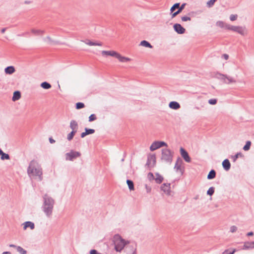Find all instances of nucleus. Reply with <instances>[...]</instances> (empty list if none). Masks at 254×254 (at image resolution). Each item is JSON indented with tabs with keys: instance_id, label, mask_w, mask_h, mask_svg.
I'll return each mask as SVG.
<instances>
[{
	"instance_id": "obj_1",
	"label": "nucleus",
	"mask_w": 254,
	"mask_h": 254,
	"mask_svg": "<svg viewBox=\"0 0 254 254\" xmlns=\"http://www.w3.org/2000/svg\"><path fill=\"white\" fill-rule=\"evenodd\" d=\"M43 204L42 208L43 212L47 217H51L53 213L54 205L55 204L54 199L47 194L43 196Z\"/></svg>"
},
{
	"instance_id": "obj_2",
	"label": "nucleus",
	"mask_w": 254,
	"mask_h": 254,
	"mask_svg": "<svg viewBox=\"0 0 254 254\" xmlns=\"http://www.w3.org/2000/svg\"><path fill=\"white\" fill-rule=\"evenodd\" d=\"M115 250L117 252H121L122 250L125 251L126 248L128 246H135L133 244H129L119 235H115L113 237Z\"/></svg>"
},
{
	"instance_id": "obj_3",
	"label": "nucleus",
	"mask_w": 254,
	"mask_h": 254,
	"mask_svg": "<svg viewBox=\"0 0 254 254\" xmlns=\"http://www.w3.org/2000/svg\"><path fill=\"white\" fill-rule=\"evenodd\" d=\"M27 173L30 177H38L40 181L42 180V169L36 161L33 160L30 162Z\"/></svg>"
},
{
	"instance_id": "obj_4",
	"label": "nucleus",
	"mask_w": 254,
	"mask_h": 254,
	"mask_svg": "<svg viewBox=\"0 0 254 254\" xmlns=\"http://www.w3.org/2000/svg\"><path fill=\"white\" fill-rule=\"evenodd\" d=\"M102 55L103 56H112L117 58L119 62L127 63L130 62L132 60L130 58L122 56L119 53L114 51H103Z\"/></svg>"
},
{
	"instance_id": "obj_5",
	"label": "nucleus",
	"mask_w": 254,
	"mask_h": 254,
	"mask_svg": "<svg viewBox=\"0 0 254 254\" xmlns=\"http://www.w3.org/2000/svg\"><path fill=\"white\" fill-rule=\"evenodd\" d=\"M174 152L167 148L162 149L161 159L169 164H171L173 160Z\"/></svg>"
},
{
	"instance_id": "obj_6",
	"label": "nucleus",
	"mask_w": 254,
	"mask_h": 254,
	"mask_svg": "<svg viewBox=\"0 0 254 254\" xmlns=\"http://www.w3.org/2000/svg\"><path fill=\"white\" fill-rule=\"evenodd\" d=\"M216 77L221 81L223 83L226 84H231L236 83V79L230 75L227 74H223L221 73H217Z\"/></svg>"
},
{
	"instance_id": "obj_7",
	"label": "nucleus",
	"mask_w": 254,
	"mask_h": 254,
	"mask_svg": "<svg viewBox=\"0 0 254 254\" xmlns=\"http://www.w3.org/2000/svg\"><path fill=\"white\" fill-rule=\"evenodd\" d=\"M70 128L72 129L71 132L67 134V139L70 141L76 133L78 128V124L75 120H71L70 123Z\"/></svg>"
},
{
	"instance_id": "obj_8",
	"label": "nucleus",
	"mask_w": 254,
	"mask_h": 254,
	"mask_svg": "<svg viewBox=\"0 0 254 254\" xmlns=\"http://www.w3.org/2000/svg\"><path fill=\"white\" fill-rule=\"evenodd\" d=\"M167 144L164 141H156L153 142L150 147V150L153 151L161 147L167 146Z\"/></svg>"
},
{
	"instance_id": "obj_9",
	"label": "nucleus",
	"mask_w": 254,
	"mask_h": 254,
	"mask_svg": "<svg viewBox=\"0 0 254 254\" xmlns=\"http://www.w3.org/2000/svg\"><path fill=\"white\" fill-rule=\"evenodd\" d=\"M80 155V152L71 150L65 154V159L66 160L73 161L74 159L79 157Z\"/></svg>"
},
{
	"instance_id": "obj_10",
	"label": "nucleus",
	"mask_w": 254,
	"mask_h": 254,
	"mask_svg": "<svg viewBox=\"0 0 254 254\" xmlns=\"http://www.w3.org/2000/svg\"><path fill=\"white\" fill-rule=\"evenodd\" d=\"M156 163V156L154 154L149 155L148 156L147 161L146 165L148 167H153Z\"/></svg>"
},
{
	"instance_id": "obj_11",
	"label": "nucleus",
	"mask_w": 254,
	"mask_h": 254,
	"mask_svg": "<svg viewBox=\"0 0 254 254\" xmlns=\"http://www.w3.org/2000/svg\"><path fill=\"white\" fill-rule=\"evenodd\" d=\"M174 31L179 34H183L185 33L186 29L184 28L181 24L179 23H176L173 25Z\"/></svg>"
},
{
	"instance_id": "obj_12",
	"label": "nucleus",
	"mask_w": 254,
	"mask_h": 254,
	"mask_svg": "<svg viewBox=\"0 0 254 254\" xmlns=\"http://www.w3.org/2000/svg\"><path fill=\"white\" fill-rule=\"evenodd\" d=\"M123 254H136V246H128L126 248Z\"/></svg>"
},
{
	"instance_id": "obj_13",
	"label": "nucleus",
	"mask_w": 254,
	"mask_h": 254,
	"mask_svg": "<svg viewBox=\"0 0 254 254\" xmlns=\"http://www.w3.org/2000/svg\"><path fill=\"white\" fill-rule=\"evenodd\" d=\"M170 184L164 183L161 186V190L167 195H171V190L170 189Z\"/></svg>"
},
{
	"instance_id": "obj_14",
	"label": "nucleus",
	"mask_w": 254,
	"mask_h": 254,
	"mask_svg": "<svg viewBox=\"0 0 254 254\" xmlns=\"http://www.w3.org/2000/svg\"><path fill=\"white\" fill-rule=\"evenodd\" d=\"M180 153L182 157L184 158V159L187 162H190L191 160L189 155L188 153L187 152L186 150H185L183 148L181 147L180 148Z\"/></svg>"
},
{
	"instance_id": "obj_15",
	"label": "nucleus",
	"mask_w": 254,
	"mask_h": 254,
	"mask_svg": "<svg viewBox=\"0 0 254 254\" xmlns=\"http://www.w3.org/2000/svg\"><path fill=\"white\" fill-rule=\"evenodd\" d=\"M233 28V31L237 32L242 35H245V27H243L240 26H234Z\"/></svg>"
},
{
	"instance_id": "obj_16",
	"label": "nucleus",
	"mask_w": 254,
	"mask_h": 254,
	"mask_svg": "<svg viewBox=\"0 0 254 254\" xmlns=\"http://www.w3.org/2000/svg\"><path fill=\"white\" fill-rule=\"evenodd\" d=\"M186 5V3H183L181 4V5H179V7L177 8L178 10L174 12L173 13H172V18H174L176 17L177 15L180 14L185 8V7Z\"/></svg>"
},
{
	"instance_id": "obj_17",
	"label": "nucleus",
	"mask_w": 254,
	"mask_h": 254,
	"mask_svg": "<svg viewBox=\"0 0 254 254\" xmlns=\"http://www.w3.org/2000/svg\"><path fill=\"white\" fill-rule=\"evenodd\" d=\"M84 43L86 44L89 45V46H102V42H92L89 39H85L83 41H82Z\"/></svg>"
},
{
	"instance_id": "obj_18",
	"label": "nucleus",
	"mask_w": 254,
	"mask_h": 254,
	"mask_svg": "<svg viewBox=\"0 0 254 254\" xmlns=\"http://www.w3.org/2000/svg\"><path fill=\"white\" fill-rule=\"evenodd\" d=\"M254 249V242H246L244 243L243 250H249Z\"/></svg>"
},
{
	"instance_id": "obj_19",
	"label": "nucleus",
	"mask_w": 254,
	"mask_h": 254,
	"mask_svg": "<svg viewBox=\"0 0 254 254\" xmlns=\"http://www.w3.org/2000/svg\"><path fill=\"white\" fill-rule=\"evenodd\" d=\"M23 225L24 230H26L28 227H29L31 230H33L35 228V225L34 223L31 221H26L24 222Z\"/></svg>"
},
{
	"instance_id": "obj_20",
	"label": "nucleus",
	"mask_w": 254,
	"mask_h": 254,
	"mask_svg": "<svg viewBox=\"0 0 254 254\" xmlns=\"http://www.w3.org/2000/svg\"><path fill=\"white\" fill-rule=\"evenodd\" d=\"M169 107L172 109L178 110L180 108V105L176 101H172L170 102Z\"/></svg>"
},
{
	"instance_id": "obj_21",
	"label": "nucleus",
	"mask_w": 254,
	"mask_h": 254,
	"mask_svg": "<svg viewBox=\"0 0 254 254\" xmlns=\"http://www.w3.org/2000/svg\"><path fill=\"white\" fill-rule=\"evenodd\" d=\"M222 166H223V168L226 171H228L230 169V167H231V164H230L229 160L227 159H225L222 162Z\"/></svg>"
},
{
	"instance_id": "obj_22",
	"label": "nucleus",
	"mask_w": 254,
	"mask_h": 254,
	"mask_svg": "<svg viewBox=\"0 0 254 254\" xmlns=\"http://www.w3.org/2000/svg\"><path fill=\"white\" fill-rule=\"evenodd\" d=\"M21 97V93L19 91H14L12 98L13 101L19 100Z\"/></svg>"
},
{
	"instance_id": "obj_23",
	"label": "nucleus",
	"mask_w": 254,
	"mask_h": 254,
	"mask_svg": "<svg viewBox=\"0 0 254 254\" xmlns=\"http://www.w3.org/2000/svg\"><path fill=\"white\" fill-rule=\"evenodd\" d=\"M140 45L142 46L143 47H145L146 48H152L153 47V46L151 45V44L149 42H148L146 40L142 41L140 43Z\"/></svg>"
},
{
	"instance_id": "obj_24",
	"label": "nucleus",
	"mask_w": 254,
	"mask_h": 254,
	"mask_svg": "<svg viewBox=\"0 0 254 254\" xmlns=\"http://www.w3.org/2000/svg\"><path fill=\"white\" fill-rule=\"evenodd\" d=\"M46 40H47L48 41V43L50 45L59 44V41L53 40L50 36H47L46 38L44 39V40L45 41H46Z\"/></svg>"
},
{
	"instance_id": "obj_25",
	"label": "nucleus",
	"mask_w": 254,
	"mask_h": 254,
	"mask_svg": "<svg viewBox=\"0 0 254 254\" xmlns=\"http://www.w3.org/2000/svg\"><path fill=\"white\" fill-rule=\"evenodd\" d=\"M216 176V172L214 170H211L207 175V178L208 180L214 179Z\"/></svg>"
},
{
	"instance_id": "obj_26",
	"label": "nucleus",
	"mask_w": 254,
	"mask_h": 254,
	"mask_svg": "<svg viewBox=\"0 0 254 254\" xmlns=\"http://www.w3.org/2000/svg\"><path fill=\"white\" fill-rule=\"evenodd\" d=\"M4 70L5 73L7 74H12L14 72L15 69L13 66H9L6 67Z\"/></svg>"
},
{
	"instance_id": "obj_27",
	"label": "nucleus",
	"mask_w": 254,
	"mask_h": 254,
	"mask_svg": "<svg viewBox=\"0 0 254 254\" xmlns=\"http://www.w3.org/2000/svg\"><path fill=\"white\" fill-rule=\"evenodd\" d=\"M156 178H155V180L157 184H160L162 183V182L163 180V178L162 176H161L160 175H159L158 173H156L155 174Z\"/></svg>"
},
{
	"instance_id": "obj_28",
	"label": "nucleus",
	"mask_w": 254,
	"mask_h": 254,
	"mask_svg": "<svg viewBox=\"0 0 254 254\" xmlns=\"http://www.w3.org/2000/svg\"><path fill=\"white\" fill-rule=\"evenodd\" d=\"M237 251L236 249H229L225 250L222 254H234Z\"/></svg>"
},
{
	"instance_id": "obj_29",
	"label": "nucleus",
	"mask_w": 254,
	"mask_h": 254,
	"mask_svg": "<svg viewBox=\"0 0 254 254\" xmlns=\"http://www.w3.org/2000/svg\"><path fill=\"white\" fill-rule=\"evenodd\" d=\"M0 155H1V160H4V159H9V156L8 154H6L4 153L1 149H0Z\"/></svg>"
},
{
	"instance_id": "obj_30",
	"label": "nucleus",
	"mask_w": 254,
	"mask_h": 254,
	"mask_svg": "<svg viewBox=\"0 0 254 254\" xmlns=\"http://www.w3.org/2000/svg\"><path fill=\"white\" fill-rule=\"evenodd\" d=\"M181 159L180 158H178L174 167V169H176L177 171H178L181 169Z\"/></svg>"
},
{
	"instance_id": "obj_31",
	"label": "nucleus",
	"mask_w": 254,
	"mask_h": 254,
	"mask_svg": "<svg viewBox=\"0 0 254 254\" xmlns=\"http://www.w3.org/2000/svg\"><path fill=\"white\" fill-rule=\"evenodd\" d=\"M179 5H180V2L175 3L173 5V6L170 8V14L172 15V13H173L174 11L177 9L179 7Z\"/></svg>"
},
{
	"instance_id": "obj_32",
	"label": "nucleus",
	"mask_w": 254,
	"mask_h": 254,
	"mask_svg": "<svg viewBox=\"0 0 254 254\" xmlns=\"http://www.w3.org/2000/svg\"><path fill=\"white\" fill-rule=\"evenodd\" d=\"M41 86L45 89H49L51 87V84L47 82H43L41 84Z\"/></svg>"
},
{
	"instance_id": "obj_33",
	"label": "nucleus",
	"mask_w": 254,
	"mask_h": 254,
	"mask_svg": "<svg viewBox=\"0 0 254 254\" xmlns=\"http://www.w3.org/2000/svg\"><path fill=\"white\" fill-rule=\"evenodd\" d=\"M127 186L128 187L129 189L130 190H134V184H133V182L132 181L129 180H127Z\"/></svg>"
},
{
	"instance_id": "obj_34",
	"label": "nucleus",
	"mask_w": 254,
	"mask_h": 254,
	"mask_svg": "<svg viewBox=\"0 0 254 254\" xmlns=\"http://www.w3.org/2000/svg\"><path fill=\"white\" fill-rule=\"evenodd\" d=\"M17 252H18L20 254H26L27 251L23 249L21 247L18 246L16 247Z\"/></svg>"
},
{
	"instance_id": "obj_35",
	"label": "nucleus",
	"mask_w": 254,
	"mask_h": 254,
	"mask_svg": "<svg viewBox=\"0 0 254 254\" xmlns=\"http://www.w3.org/2000/svg\"><path fill=\"white\" fill-rule=\"evenodd\" d=\"M217 0H208L206 2V6H207V7H208L209 8L212 7L214 5L215 2Z\"/></svg>"
},
{
	"instance_id": "obj_36",
	"label": "nucleus",
	"mask_w": 254,
	"mask_h": 254,
	"mask_svg": "<svg viewBox=\"0 0 254 254\" xmlns=\"http://www.w3.org/2000/svg\"><path fill=\"white\" fill-rule=\"evenodd\" d=\"M251 145V142L250 141H247L246 144L243 147V149L245 151H248L250 149Z\"/></svg>"
},
{
	"instance_id": "obj_37",
	"label": "nucleus",
	"mask_w": 254,
	"mask_h": 254,
	"mask_svg": "<svg viewBox=\"0 0 254 254\" xmlns=\"http://www.w3.org/2000/svg\"><path fill=\"white\" fill-rule=\"evenodd\" d=\"M214 190L215 188L214 187H211L209 188V189L207 191V194L210 196L212 195L214 192Z\"/></svg>"
},
{
	"instance_id": "obj_38",
	"label": "nucleus",
	"mask_w": 254,
	"mask_h": 254,
	"mask_svg": "<svg viewBox=\"0 0 254 254\" xmlns=\"http://www.w3.org/2000/svg\"><path fill=\"white\" fill-rule=\"evenodd\" d=\"M225 22L222 21H218L216 23V25L221 28H224L225 25Z\"/></svg>"
},
{
	"instance_id": "obj_39",
	"label": "nucleus",
	"mask_w": 254,
	"mask_h": 254,
	"mask_svg": "<svg viewBox=\"0 0 254 254\" xmlns=\"http://www.w3.org/2000/svg\"><path fill=\"white\" fill-rule=\"evenodd\" d=\"M85 131H86L87 135L92 134L95 132V130L94 129H90L87 128H85Z\"/></svg>"
},
{
	"instance_id": "obj_40",
	"label": "nucleus",
	"mask_w": 254,
	"mask_h": 254,
	"mask_svg": "<svg viewBox=\"0 0 254 254\" xmlns=\"http://www.w3.org/2000/svg\"><path fill=\"white\" fill-rule=\"evenodd\" d=\"M243 155L241 153H237L235 155L232 157L233 161L235 162L239 157H242Z\"/></svg>"
},
{
	"instance_id": "obj_41",
	"label": "nucleus",
	"mask_w": 254,
	"mask_h": 254,
	"mask_svg": "<svg viewBox=\"0 0 254 254\" xmlns=\"http://www.w3.org/2000/svg\"><path fill=\"white\" fill-rule=\"evenodd\" d=\"M84 107V104L81 102H78L76 104V108L80 109Z\"/></svg>"
},
{
	"instance_id": "obj_42",
	"label": "nucleus",
	"mask_w": 254,
	"mask_h": 254,
	"mask_svg": "<svg viewBox=\"0 0 254 254\" xmlns=\"http://www.w3.org/2000/svg\"><path fill=\"white\" fill-rule=\"evenodd\" d=\"M234 26L233 25H231L230 24H227V23H225V25H224V28L226 29H227V30H231V31H233V27Z\"/></svg>"
},
{
	"instance_id": "obj_43",
	"label": "nucleus",
	"mask_w": 254,
	"mask_h": 254,
	"mask_svg": "<svg viewBox=\"0 0 254 254\" xmlns=\"http://www.w3.org/2000/svg\"><path fill=\"white\" fill-rule=\"evenodd\" d=\"M96 120V117L94 114L91 115L89 117V121L92 122Z\"/></svg>"
},
{
	"instance_id": "obj_44",
	"label": "nucleus",
	"mask_w": 254,
	"mask_h": 254,
	"mask_svg": "<svg viewBox=\"0 0 254 254\" xmlns=\"http://www.w3.org/2000/svg\"><path fill=\"white\" fill-rule=\"evenodd\" d=\"M181 19L183 21H190L191 20V18L187 16H184L181 17Z\"/></svg>"
},
{
	"instance_id": "obj_45",
	"label": "nucleus",
	"mask_w": 254,
	"mask_h": 254,
	"mask_svg": "<svg viewBox=\"0 0 254 254\" xmlns=\"http://www.w3.org/2000/svg\"><path fill=\"white\" fill-rule=\"evenodd\" d=\"M31 32L35 35H40L41 30L32 29L31 30Z\"/></svg>"
},
{
	"instance_id": "obj_46",
	"label": "nucleus",
	"mask_w": 254,
	"mask_h": 254,
	"mask_svg": "<svg viewBox=\"0 0 254 254\" xmlns=\"http://www.w3.org/2000/svg\"><path fill=\"white\" fill-rule=\"evenodd\" d=\"M217 103L216 99H211L208 100V103L211 105H215Z\"/></svg>"
},
{
	"instance_id": "obj_47",
	"label": "nucleus",
	"mask_w": 254,
	"mask_h": 254,
	"mask_svg": "<svg viewBox=\"0 0 254 254\" xmlns=\"http://www.w3.org/2000/svg\"><path fill=\"white\" fill-rule=\"evenodd\" d=\"M237 14H231L230 16V19L231 21H234L237 19Z\"/></svg>"
},
{
	"instance_id": "obj_48",
	"label": "nucleus",
	"mask_w": 254,
	"mask_h": 254,
	"mask_svg": "<svg viewBox=\"0 0 254 254\" xmlns=\"http://www.w3.org/2000/svg\"><path fill=\"white\" fill-rule=\"evenodd\" d=\"M147 178L150 181L155 179L154 176L152 173H149L148 174Z\"/></svg>"
},
{
	"instance_id": "obj_49",
	"label": "nucleus",
	"mask_w": 254,
	"mask_h": 254,
	"mask_svg": "<svg viewBox=\"0 0 254 254\" xmlns=\"http://www.w3.org/2000/svg\"><path fill=\"white\" fill-rule=\"evenodd\" d=\"M237 230V227L235 226H232L230 227V231L232 233L235 232Z\"/></svg>"
},
{
	"instance_id": "obj_50",
	"label": "nucleus",
	"mask_w": 254,
	"mask_h": 254,
	"mask_svg": "<svg viewBox=\"0 0 254 254\" xmlns=\"http://www.w3.org/2000/svg\"><path fill=\"white\" fill-rule=\"evenodd\" d=\"M145 189H146V192L147 193L150 192V191L151 190V187H150L149 186H148L147 185H145Z\"/></svg>"
},
{
	"instance_id": "obj_51",
	"label": "nucleus",
	"mask_w": 254,
	"mask_h": 254,
	"mask_svg": "<svg viewBox=\"0 0 254 254\" xmlns=\"http://www.w3.org/2000/svg\"><path fill=\"white\" fill-rule=\"evenodd\" d=\"M90 254H102L97 252L95 250H92L90 252Z\"/></svg>"
},
{
	"instance_id": "obj_52",
	"label": "nucleus",
	"mask_w": 254,
	"mask_h": 254,
	"mask_svg": "<svg viewBox=\"0 0 254 254\" xmlns=\"http://www.w3.org/2000/svg\"><path fill=\"white\" fill-rule=\"evenodd\" d=\"M222 58H224V59H225L226 60H228V58H229V55L226 54H224L223 55H222Z\"/></svg>"
},
{
	"instance_id": "obj_53",
	"label": "nucleus",
	"mask_w": 254,
	"mask_h": 254,
	"mask_svg": "<svg viewBox=\"0 0 254 254\" xmlns=\"http://www.w3.org/2000/svg\"><path fill=\"white\" fill-rule=\"evenodd\" d=\"M86 135H87L86 132L85 131V132H82L81 134V137L84 138Z\"/></svg>"
},
{
	"instance_id": "obj_54",
	"label": "nucleus",
	"mask_w": 254,
	"mask_h": 254,
	"mask_svg": "<svg viewBox=\"0 0 254 254\" xmlns=\"http://www.w3.org/2000/svg\"><path fill=\"white\" fill-rule=\"evenodd\" d=\"M49 141L51 143H54L55 142V140L51 137L49 138Z\"/></svg>"
},
{
	"instance_id": "obj_55",
	"label": "nucleus",
	"mask_w": 254,
	"mask_h": 254,
	"mask_svg": "<svg viewBox=\"0 0 254 254\" xmlns=\"http://www.w3.org/2000/svg\"><path fill=\"white\" fill-rule=\"evenodd\" d=\"M10 247H11V248H14L16 249V247H18V246H16V245H13V244H10L9 245V246Z\"/></svg>"
},
{
	"instance_id": "obj_56",
	"label": "nucleus",
	"mask_w": 254,
	"mask_h": 254,
	"mask_svg": "<svg viewBox=\"0 0 254 254\" xmlns=\"http://www.w3.org/2000/svg\"><path fill=\"white\" fill-rule=\"evenodd\" d=\"M254 235V233L253 232H249L248 234H247V236H253Z\"/></svg>"
},
{
	"instance_id": "obj_57",
	"label": "nucleus",
	"mask_w": 254,
	"mask_h": 254,
	"mask_svg": "<svg viewBox=\"0 0 254 254\" xmlns=\"http://www.w3.org/2000/svg\"><path fill=\"white\" fill-rule=\"evenodd\" d=\"M6 30V28H3L1 30V33H3Z\"/></svg>"
},
{
	"instance_id": "obj_58",
	"label": "nucleus",
	"mask_w": 254,
	"mask_h": 254,
	"mask_svg": "<svg viewBox=\"0 0 254 254\" xmlns=\"http://www.w3.org/2000/svg\"><path fill=\"white\" fill-rule=\"evenodd\" d=\"M2 254H11V253L9 252H4Z\"/></svg>"
},
{
	"instance_id": "obj_59",
	"label": "nucleus",
	"mask_w": 254,
	"mask_h": 254,
	"mask_svg": "<svg viewBox=\"0 0 254 254\" xmlns=\"http://www.w3.org/2000/svg\"><path fill=\"white\" fill-rule=\"evenodd\" d=\"M18 36H25V33H22V34H19L18 35Z\"/></svg>"
},
{
	"instance_id": "obj_60",
	"label": "nucleus",
	"mask_w": 254,
	"mask_h": 254,
	"mask_svg": "<svg viewBox=\"0 0 254 254\" xmlns=\"http://www.w3.org/2000/svg\"><path fill=\"white\" fill-rule=\"evenodd\" d=\"M45 33V31L43 30H41L40 35H42Z\"/></svg>"
},
{
	"instance_id": "obj_61",
	"label": "nucleus",
	"mask_w": 254,
	"mask_h": 254,
	"mask_svg": "<svg viewBox=\"0 0 254 254\" xmlns=\"http://www.w3.org/2000/svg\"><path fill=\"white\" fill-rule=\"evenodd\" d=\"M25 33V35H26V34H29V32H25V33Z\"/></svg>"
},
{
	"instance_id": "obj_62",
	"label": "nucleus",
	"mask_w": 254,
	"mask_h": 254,
	"mask_svg": "<svg viewBox=\"0 0 254 254\" xmlns=\"http://www.w3.org/2000/svg\"><path fill=\"white\" fill-rule=\"evenodd\" d=\"M121 161H122V162H124V158H123L121 160Z\"/></svg>"
},
{
	"instance_id": "obj_63",
	"label": "nucleus",
	"mask_w": 254,
	"mask_h": 254,
	"mask_svg": "<svg viewBox=\"0 0 254 254\" xmlns=\"http://www.w3.org/2000/svg\"><path fill=\"white\" fill-rule=\"evenodd\" d=\"M25 3H29V2H28V1H25Z\"/></svg>"
}]
</instances>
